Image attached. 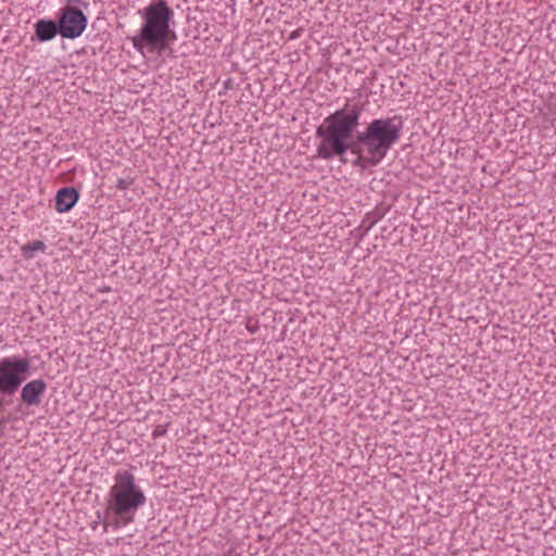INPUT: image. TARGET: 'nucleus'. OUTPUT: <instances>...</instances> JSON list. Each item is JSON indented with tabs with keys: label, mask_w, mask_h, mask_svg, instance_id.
Listing matches in <instances>:
<instances>
[{
	"label": "nucleus",
	"mask_w": 556,
	"mask_h": 556,
	"mask_svg": "<svg viewBox=\"0 0 556 556\" xmlns=\"http://www.w3.org/2000/svg\"><path fill=\"white\" fill-rule=\"evenodd\" d=\"M362 111V105L346 102L317 126L316 137L320 139L316 149L318 157L331 160L344 155L349 150L358 153V143L353 134L359 125Z\"/></svg>",
	"instance_id": "1"
},
{
	"label": "nucleus",
	"mask_w": 556,
	"mask_h": 556,
	"mask_svg": "<svg viewBox=\"0 0 556 556\" xmlns=\"http://www.w3.org/2000/svg\"><path fill=\"white\" fill-rule=\"evenodd\" d=\"M403 127L404 121L401 115L372 119L363 131L356 134L358 159L354 164L378 165L400 140Z\"/></svg>",
	"instance_id": "2"
},
{
	"label": "nucleus",
	"mask_w": 556,
	"mask_h": 556,
	"mask_svg": "<svg viewBox=\"0 0 556 556\" xmlns=\"http://www.w3.org/2000/svg\"><path fill=\"white\" fill-rule=\"evenodd\" d=\"M140 13L143 23L138 35L131 38L134 48L138 51H141L144 47L149 51H164L168 43L176 39V34L170 28L174 16L173 9L166 0H156Z\"/></svg>",
	"instance_id": "3"
},
{
	"label": "nucleus",
	"mask_w": 556,
	"mask_h": 556,
	"mask_svg": "<svg viewBox=\"0 0 556 556\" xmlns=\"http://www.w3.org/2000/svg\"><path fill=\"white\" fill-rule=\"evenodd\" d=\"M147 503L143 490L137 484L135 476L128 470H118L114 484L108 494V511L117 518L116 526H127L135 521L139 508Z\"/></svg>",
	"instance_id": "4"
},
{
	"label": "nucleus",
	"mask_w": 556,
	"mask_h": 556,
	"mask_svg": "<svg viewBox=\"0 0 556 556\" xmlns=\"http://www.w3.org/2000/svg\"><path fill=\"white\" fill-rule=\"evenodd\" d=\"M30 369L28 358L16 356L4 357L0 361V394L13 395L26 380Z\"/></svg>",
	"instance_id": "5"
},
{
	"label": "nucleus",
	"mask_w": 556,
	"mask_h": 556,
	"mask_svg": "<svg viewBox=\"0 0 556 556\" xmlns=\"http://www.w3.org/2000/svg\"><path fill=\"white\" fill-rule=\"evenodd\" d=\"M56 22L63 38L75 39L87 28L88 17L80 9L65 5L60 9Z\"/></svg>",
	"instance_id": "6"
},
{
	"label": "nucleus",
	"mask_w": 556,
	"mask_h": 556,
	"mask_svg": "<svg viewBox=\"0 0 556 556\" xmlns=\"http://www.w3.org/2000/svg\"><path fill=\"white\" fill-rule=\"evenodd\" d=\"M46 390L47 383L45 380H31L22 388L21 401L27 406H38Z\"/></svg>",
	"instance_id": "7"
},
{
	"label": "nucleus",
	"mask_w": 556,
	"mask_h": 556,
	"mask_svg": "<svg viewBox=\"0 0 556 556\" xmlns=\"http://www.w3.org/2000/svg\"><path fill=\"white\" fill-rule=\"evenodd\" d=\"M35 37L40 42H47L56 37V35H61V30L59 24L54 20H38L35 25Z\"/></svg>",
	"instance_id": "8"
},
{
	"label": "nucleus",
	"mask_w": 556,
	"mask_h": 556,
	"mask_svg": "<svg viewBox=\"0 0 556 556\" xmlns=\"http://www.w3.org/2000/svg\"><path fill=\"white\" fill-rule=\"evenodd\" d=\"M79 199V192L74 187L61 188L55 195V210L59 213L71 211Z\"/></svg>",
	"instance_id": "9"
},
{
	"label": "nucleus",
	"mask_w": 556,
	"mask_h": 556,
	"mask_svg": "<svg viewBox=\"0 0 556 556\" xmlns=\"http://www.w3.org/2000/svg\"><path fill=\"white\" fill-rule=\"evenodd\" d=\"M46 249L45 242L40 240L33 241L23 247V254L26 258L34 257L36 251H43Z\"/></svg>",
	"instance_id": "10"
},
{
	"label": "nucleus",
	"mask_w": 556,
	"mask_h": 556,
	"mask_svg": "<svg viewBox=\"0 0 556 556\" xmlns=\"http://www.w3.org/2000/svg\"><path fill=\"white\" fill-rule=\"evenodd\" d=\"M135 181V178L130 175H127L125 177L118 178L116 181V188L124 191L127 190Z\"/></svg>",
	"instance_id": "11"
},
{
	"label": "nucleus",
	"mask_w": 556,
	"mask_h": 556,
	"mask_svg": "<svg viewBox=\"0 0 556 556\" xmlns=\"http://www.w3.org/2000/svg\"><path fill=\"white\" fill-rule=\"evenodd\" d=\"M554 86L556 87V83L554 84ZM549 99L556 100V92L551 93ZM555 111H556V102H555Z\"/></svg>",
	"instance_id": "12"
},
{
	"label": "nucleus",
	"mask_w": 556,
	"mask_h": 556,
	"mask_svg": "<svg viewBox=\"0 0 556 556\" xmlns=\"http://www.w3.org/2000/svg\"><path fill=\"white\" fill-rule=\"evenodd\" d=\"M4 407V400L2 396H0V409Z\"/></svg>",
	"instance_id": "13"
},
{
	"label": "nucleus",
	"mask_w": 556,
	"mask_h": 556,
	"mask_svg": "<svg viewBox=\"0 0 556 556\" xmlns=\"http://www.w3.org/2000/svg\"><path fill=\"white\" fill-rule=\"evenodd\" d=\"M162 433H163V431H161V430H155V431H154V435H155V437H156V435H160V434H162Z\"/></svg>",
	"instance_id": "14"
},
{
	"label": "nucleus",
	"mask_w": 556,
	"mask_h": 556,
	"mask_svg": "<svg viewBox=\"0 0 556 556\" xmlns=\"http://www.w3.org/2000/svg\"><path fill=\"white\" fill-rule=\"evenodd\" d=\"M2 425V420H0V426Z\"/></svg>",
	"instance_id": "15"
}]
</instances>
